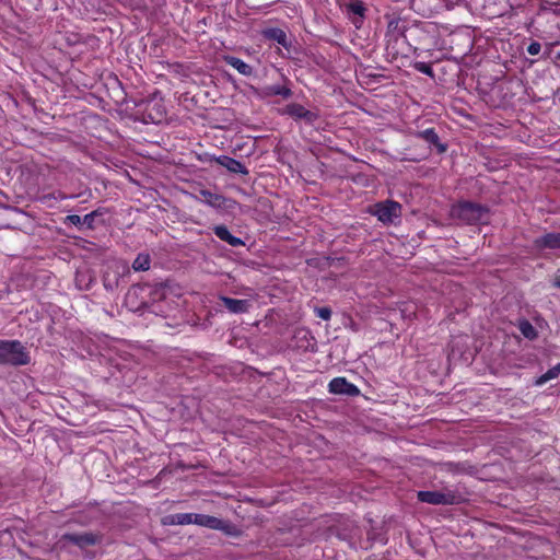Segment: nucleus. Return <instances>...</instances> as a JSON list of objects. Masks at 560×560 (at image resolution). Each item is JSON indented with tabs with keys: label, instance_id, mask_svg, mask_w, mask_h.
<instances>
[{
	"label": "nucleus",
	"instance_id": "15",
	"mask_svg": "<svg viewBox=\"0 0 560 560\" xmlns=\"http://www.w3.org/2000/svg\"><path fill=\"white\" fill-rule=\"evenodd\" d=\"M200 195L203 198L202 201L210 207H213L217 209L226 207L228 199L222 195L213 194L209 190H201Z\"/></svg>",
	"mask_w": 560,
	"mask_h": 560
},
{
	"label": "nucleus",
	"instance_id": "22",
	"mask_svg": "<svg viewBox=\"0 0 560 560\" xmlns=\"http://www.w3.org/2000/svg\"><path fill=\"white\" fill-rule=\"evenodd\" d=\"M266 36L272 40H276L278 44L285 46L287 44V34L280 28H270L266 31Z\"/></svg>",
	"mask_w": 560,
	"mask_h": 560
},
{
	"label": "nucleus",
	"instance_id": "24",
	"mask_svg": "<svg viewBox=\"0 0 560 560\" xmlns=\"http://www.w3.org/2000/svg\"><path fill=\"white\" fill-rule=\"evenodd\" d=\"M348 9L350 12H352L359 16H363L364 11H365V8L361 1H355V2L350 3L348 5Z\"/></svg>",
	"mask_w": 560,
	"mask_h": 560
},
{
	"label": "nucleus",
	"instance_id": "18",
	"mask_svg": "<svg viewBox=\"0 0 560 560\" xmlns=\"http://www.w3.org/2000/svg\"><path fill=\"white\" fill-rule=\"evenodd\" d=\"M150 256L148 254L140 253L132 262L135 271H147L150 269Z\"/></svg>",
	"mask_w": 560,
	"mask_h": 560
},
{
	"label": "nucleus",
	"instance_id": "27",
	"mask_svg": "<svg viewBox=\"0 0 560 560\" xmlns=\"http://www.w3.org/2000/svg\"><path fill=\"white\" fill-rule=\"evenodd\" d=\"M541 45L538 42H533L527 47V52L532 56H536L540 52Z\"/></svg>",
	"mask_w": 560,
	"mask_h": 560
},
{
	"label": "nucleus",
	"instance_id": "6",
	"mask_svg": "<svg viewBox=\"0 0 560 560\" xmlns=\"http://www.w3.org/2000/svg\"><path fill=\"white\" fill-rule=\"evenodd\" d=\"M282 114H287L295 119H303L305 122L312 125L318 119V115L312 110L306 109L303 105L291 103L287 105Z\"/></svg>",
	"mask_w": 560,
	"mask_h": 560
},
{
	"label": "nucleus",
	"instance_id": "8",
	"mask_svg": "<svg viewBox=\"0 0 560 560\" xmlns=\"http://www.w3.org/2000/svg\"><path fill=\"white\" fill-rule=\"evenodd\" d=\"M329 392L337 395L358 396L360 394L359 388L349 383L345 377H336L330 381Z\"/></svg>",
	"mask_w": 560,
	"mask_h": 560
},
{
	"label": "nucleus",
	"instance_id": "17",
	"mask_svg": "<svg viewBox=\"0 0 560 560\" xmlns=\"http://www.w3.org/2000/svg\"><path fill=\"white\" fill-rule=\"evenodd\" d=\"M224 60L228 65L236 69L243 75H250L253 73V68L237 57L225 56Z\"/></svg>",
	"mask_w": 560,
	"mask_h": 560
},
{
	"label": "nucleus",
	"instance_id": "20",
	"mask_svg": "<svg viewBox=\"0 0 560 560\" xmlns=\"http://www.w3.org/2000/svg\"><path fill=\"white\" fill-rule=\"evenodd\" d=\"M518 329L522 335L529 340L537 338V330L527 319H523L518 323Z\"/></svg>",
	"mask_w": 560,
	"mask_h": 560
},
{
	"label": "nucleus",
	"instance_id": "23",
	"mask_svg": "<svg viewBox=\"0 0 560 560\" xmlns=\"http://www.w3.org/2000/svg\"><path fill=\"white\" fill-rule=\"evenodd\" d=\"M75 281L80 289H89L93 279L90 275L80 271L77 273Z\"/></svg>",
	"mask_w": 560,
	"mask_h": 560
},
{
	"label": "nucleus",
	"instance_id": "19",
	"mask_svg": "<svg viewBox=\"0 0 560 560\" xmlns=\"http://www.w3.org/2000/svg\"><path fill=\"white\" fill-rule=\"evenodd\" d=\"M265 94L268 96L280 95L287 100L292 96V91L285 86L270 85L266 88Z\"/></svg>",
	"mask_w": 560,
	"mask_h": 560
},
{
	"label": "nucleus",
	"instance_id": "12",
	"mask_svg": "<svg viewBox=\"0 0 560 560\" xmlns=\"http://www.w3.org/2000/svg\"><path fill=\"white\" fill-rule=\"evenodd\" d=\"M213 232L218 238L226 242L232 247L244 246L245 243L234 235H232L225 225H217L213 228Z\"/></svg>",
	"mask_w": 560,
	"mask_h": 560
},
{
	"label": "nucleus",
	"instance_id": "7",
	"mask_svg": "<svg viewBox=\"0 0 560 560\" xmlns=\"http://www.w3.org/2000/svg\"><path fill=\"white\" fill-rule=\"evenodd\" d=\"M143 116L147 121L159 124L164 119L165 107L161 101L150 100L145 103Z\"/></svg>",
	"mask_w": 560,
	"mask_h": 560
},
{
	"label": "nucleus",
	"instance_id": "1",
	"mask_svg": "<svg viewBox=\"0 0 560 560\" xmlns=\"http://www.w3.org/2000/svg\"><path fill=\"white\" fill-rule=\"evenodd\" d=\"M489 209L482 205L463 201L452 207L451 215L467 224L482 223L488 220Z\"/></svg>",
	"mask_w": 560,
	"mask_h": 560
},
{
	"label": "nucleus",
	"instance_id": "14",
	"mask_svg": "<svg viewBox=\"0 0 560 560\" xmlns=\"http://www.w3.org/2000/svg\"><path fill=\"white\" fill-rule=\"evenodd\" d=\"M416 136L420 139H423L428 143L435 145L440 153H444L447 149L446 144L440 142L438 133L432 128L425 129L423 131H418Z\"/></svg>",
	"mask_w": 560,
	"mask_h": 560
},
{
	"label": "nucleus",
	"instance_id": "2",
	"mask_svg": "<svg viewBox=\"0 0 560 560\" xmlns=\"http://www.w3.org/2000/svg\"><path fill=\"white\" fill-rule=\"evenodd\" d=\"M28 353L19 340H0V364L26 365Z\"/></svg>",
	"mask_w": 560,
	"mask_h": 560
},
{
	"label": "nucleus",
	"instance_id": "30",
	"mask_svg": "<svg viewBox=\"0 0 560 560\" xmlns=\"http://www.w3.org/2000/svg\"><path fill=\"white\" fill-rule=\"evenodd\" d=\"M104 285H105L106 289L113 290L117 285V281L112 283L110 281L107 280L106 277H104Z\"/></svg>",
	"mask_w": 560,
	"mask_h": 560
},
{
	"label": "nucleus",
	"instance_id": "32",
	"mask_svg": "<svg viewBox=\"0 0 560 560\" xmlns=\"http://www.w3.org/2000/svg\"><path fill=\"white\" fill-rule=\"evenodd\" d=\"M558 58L560 59V54L558 55Z\"/></svg>",
	"mask_w": 560,
	"mask_h": 560
},
{
	"label": "nucleus",
	"instance_id": "31",
	"mask_svg": "<svg viewBox=\"0 0 560 560\" xmlns=\"http://www.w3.org/2000/svg\"><path fill=\"white\" fill-rule=\"evenodd\" d=\"M553 285L560 288V275L556 276Z\"/></svg>",
	"mask_w": 560,
	"mask_h": 560
},
{
	"label": "nucleus",
	"instance_id": "9",
	"mask_svg": "<svg viewBox=\"0 0 560 560\" xmlns=\"http://www.w3.org/2000/svg\"><path fill=\"white\" fill-rule=\"evenodd\" d=\"M219 300L222 302L224 307L233 314L247 313L252 306L249 300H237L229 296H220Z\"/></svg>",
	"mask_w": 560,
	"mask_h": 560
},
{
	"label": "nucleus",
	"instance_id": "13",
	"mask_svg": "<svg viewBox=\"0 0 560 560\" xmlns=\"http://www.w3.org/2000/svg\"><path fill=\"white\" fill-rule=\"evenodd\" d=\"M217 163L235 174H247L246 167L237 160L222 155L215 159Z\"/></svg>",
	"mask_w": 560,
	"mask_h": 560
},
{
	"label": "nucleus",
	"instance_id": "11",
	"mask_svg": "<svg viewBox=\"0 0 560 560\" xmlns=\"http://www.w3.org/2000/svg\"><path fill=\"white\" fill-rule=\"evenodd\" d=\"M537 249H560V232L546 233L534 241Z\"/></svg>",
	"mask_w": 560,
	"mask_h": 560
},
{
	"label": "nucleus",
	"instance_id": "16",
	"mask_svg": "<svg viewBox=\"0 0 560 560\" xmlns=\"http://www.w3.org/2000/svg\"><path fill=\"white\" fill-rule=\"evenodd\" d=\"M196 513H178L168 515L164 518L165 525H188L195 524L194 516Z\"/></svg>",
	"mask_w": 560,
	"mask_h": 560
},
{
	"label": "nucleus",
	"instance_id": "21",
	"mask_svg": "<svg viewBox=\"0 0 560 560\" xmlns=\"http://www.w3.org/2000/svg\"><path fill=\"white\" fill-rule=\"evenodd\" d=\"M559 374H560V362L556 366L549 369L545 374L539 376L536 380L535 384L542 385V384L547 383L548 381L558 377Z\"/></svg>",
	"mask_w": 560,
	"mask_h": 560
},
{
	"label": "nucleus",
	"instance_id": "25",
	"mask_svg": "<svg viewBox=\"0 0 560 560\" xmlns=\"http://www.w3.org/2000/svg\"><path fill=\"white\" fill-rule=\"evenodd\" d=\"M415 69L418 70L421 73H424V74L429 75V77H433L432 67L429 63L417 62V63H415Z\"/></svg>",
	"mask_w": 560,
	"mask_h": 560
},
{
	"label": "nucleus",
	"instance_id": "28",
	"mask_svg": "<svg viewBox=\"0 0 560 560\" xmlns=\"http://www.w3.org/2000/svg\"><path fill=\"white\" fill-rule=\"evenodd\" d=\"M95 213H89L82 218V224H86L89 228L92 226L93 220H94Z\"/></svg>",
	"mask_w": 560,
	"mask_h": 560
},
{
	"label": "nucleus",
	"instance_id": "26",
	"mask_svg": "<svg viewBox=\"0 0 560 560\" xmlns=\"http://www.w3.org/2000/svg\"><path fill=\"white\" fill-rule=\"evenodd\" d=\"M314 312L316 313V315L324 319V320H329L330 317H331V310L329 307H316L314 310Z\"/></svg>",
	"mask_w": 560,
	"mask_h": 560
},
{
	"label": "nucleus",
	"instance_id": "10",
	"mask_svg": "<svg viewBox=\"0 0 560 560\" xmlns=\"http://www.w3.org/2000/svg\"><path fill=\"white\" fill-rule=\"evenodd\" d=\"M63 539L80 548L93 546L100 541V537L93 533L66 534L63 535Z\"/></svg>",
	"mask_w": 560,
	"mask_h": 560
},
{
	"label": "nucleus",
	"instance_id": "3",
	"mask_svg": "<svg viewBox=\"0 0 560 560\" xmlns=\"http://www.w3.org/2000/svg\"><path fill=\"white\" fill-rule=\"evenodd\" d=\"M417 498L420 502L433 505H454L464 502L463 495L454 490L419 491Z\"/></svg>",
	"mask_w": 560,
	"mask_h": 560
},
{
	"label": "nucleus",
	"instance_id": "4",
	"mask_svg": "<svg viewBox=\"0 0 560 560\" xmlns=\"http://www.w3.org/2000/svg\"><path fill=\"white\" fill-rule=\"evenodd\" d=\"M370 213L384 224H392L401 217V205L394 200L381 201L370 209Z\"/></svg>",
	"mask_w": 560,
	"mask_h": 560
},
{
	"label": "nucleus",
	"instance_id": "5",
	"mask_svg": "<svg viewBox=\"0 0 560 560\" xmlns=\"http://www.w3.org/2000/svg\"><path fill=\"white\" fill-rule=\"evenodd\" d=\"M194 521L196 525L203 526L211 529H218L229 536H237L240 534L238 528L226 521L218 518L215 516L206 514H195Z\"/></svg>",
	"mask_w": 560,
	"mask_h": 560
},
{
	"label": "nucleus",
	"instance_id": "29",
	"mask_svg": "<svg viewBox=\"0 0 560 560\" xmlns=\"http://www.w3.org/2000/svg\"><path fill=\"white\" fill-rule=\"evenodd\" d=\"M68 221H70L74 225H81L82 224V218L78 214H71L67 218Z\"/></svg>",
	"mask_w": 560,
	"mask_h": 560
}]
</instances>
